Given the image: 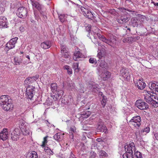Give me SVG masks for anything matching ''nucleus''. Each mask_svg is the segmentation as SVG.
Masks as SVG:
<instances>
[{
	"instance_id": "f257e3e1",
	"label": "nucleus",
	"mask_w": 158,
	"mask_h": 158,
	"mask_svg": "<svg viewBox=\"0 0 158 158\" xmlns=\"http://www.w3.org/2000/svg\"><path fill=\"white\" fill-rule=\"evenodd\" d=\"M0 105L3 109L6 111L12 110L14 106L10 97L7 95H2L1 96Z\"/></svg>"
},
{
	"instance_id": "f03ea898",
	"label": "nucleus",
	"mask_w": 158,
	"mask_h": 158,
	"mask_svg": "<svg viewBox=\"0 0 158 158\" xmlns=\"http://www.w3.org/2000/svg\"><path fill=\"white\" fill-rule=\"evenodd\" d=\"M95 30V31L94 32L96 33L97 36L103 42L106 43L111 47H114L116 43V40L115 37L112 35H110V38L109 39H107L104 36L101 35L99 33L96 32L97 31H100L98 28L96 27H94Z\"/></svg>"
},
{
	"instance_id": "7ed1b4c3",
	"label": "nucleus",
	"mask_w": 158,
	"mask_h": 158,
	"mask_svg": "<svg viewBox=\"0 0 158 158\" xmlns=\"http://www.w3.org/2000/svg\"><path fill=\"white\" fill-rule=\"evenodd\" d=\"M125 150L126 152L123 155V158H129V156L133 154V152H136L135 144L132 142L127 144L125 146Z\"/></svg>"
},
{
	"instance_id": "20e7f679",
	"label": "nucleus",
	"mask_w": 158,
	"mask_h": 158,
	"mask_svg": "<svg viewBox=\"0 0 158 158\" xmlns=\"http://www.w3.org/2000/svg\"><path fill=\"white\" fill-rule=\"evenodd\" d=\"M141 121L140 116L137 115L132 117L128 123L129 124L133 125L136 128H138L141 125Z\"/></svg>"
},
{
	"instance_id": "39448f33",
	"label": "nucleus",
	"mask_w": 158,
	"mask_h": 158,
	"mask_svg": "<svg viewBox=\"0 0 158 158\" xmlns=\"http://www.w3.org/2000/svg\"><path fill=\"white\" fill-rule=\"evenodd\" d=\"M144 20V18L141 17L135 18L131 20V24L134 27H141Z\"/></svg>"
},
{
	"instance_id": "423d86ee",
	"label": "nucleus",
	"mask_w": 158,
	"mask_h": 158,
	"mask_svg": "<svg viewBox=\"0 0 158 158\" xmlns=\"http://www.w3.org/2000/svg\"><path fill=\"white\" fill-rule=\"evenodd\" d=\"M35 87L33 86L28 85L26 89V94L27 98L30 99L33 97L35 93Z\"/></svg>"
},
{
	"instance_id": "0eeeda50",
	"label": "nucleus",
	"mask_w": 158,
	"mask_h": 158,
	"mask_svg": "<svg viewBox=\"0 0 158 158\" xmlns=\"http://www.w3.org/2000/svg\"><path fill=\"white\" fill-rule=\"evenodd\" d=\"M135 105L139 109L142 110H147L149 108L148 104L141 99L136 101Z\"/></svg>"
},
{
	"instance_id": "6e6552de",
	"label": "nucleus",
	"mask_w": 158,
	"mask_h": 158,
	"mask_svg": "<svg viewBox=\"0 0 158 158\" xmlns=\"http://www.w3.org/2000/svg\"><path fill=\"white\" fill-rule=\"evenodd\" d=\"M16 14L19 17L24 18L27 15V9L26 8L23 7H19L17 10Z\"/></svg>"
},
{
	"instance_id": "1a4fd4ad",
	"label": "nucleus",
	"mask_w": 158,
	"mask_h": 158,
	"mask_svg": "<svg viewBox=\"0 0 158 158\" xmlns=\"http://www.w3.org/2000/svg\"><path fill=\"white\" fill-rule=\"evenodd\" d=\"M90 89L92 91L94 92H97L99 91V95H101L102 97L104 95L102 92H100V89L98 85L96 84L95 82H90L89 83Z\"/></svg>"
},
{
	"instance_id": "9d476101",
	"label": "nucleus",
	"mask_w": 158,
	"mask_h": 158,
	"mask_svg": "<svg viewBox=\"0 0 158 158\" xmlns=\"http://www.w3.org/2000/svg\"><path fill=\"white\" fill-rule=\"evenodd\" d=\"M21 131L17 128H15L11 133V138L13 140L17 141L20 138Z\"/></svg>"
},
{
	"instance_id": "9b49d317",
	"label": "nucleus",
	"mask_w": 158,
	"mask_h": 158,
	"mask_svg": "<svg viewBox=\"0 0 158 158\" xmlns=\"http://www.w3.org/2000/svg\"><path fill=\"white\" fill-rule=\"evenodd\" d=\"M18 38L15 37L11 39L6 44V47L8 49L14 48L18 40Z\"/></svg>"
},
{
	"instance_id": "f8f14e48",
	"label": "nucleus",
	"mask_w": 158,
	"mask_h": 158,
	"mask_svg": "<svg viewBox=\"0 0 158 158\" xmlns=\"http://www.w3.org/2000/svg\"><path fill=\"white\" fill-rule=\"evenodd\" d=\"M81 9L83 15L86 18L91 19H94L93 15L91 12L83 7H81Z\"/></svg>"
},
{
	"instance_id": "ddd939ff",
	"label": "nucleus",
	"mask_w": 158,
	"mask_h": 158,
	"mask_svg": "<svg viewBox=\"0 0 158 158\" xmlns=\"http://www.w3.org/2000/svg\"><path fill=\"white\" fill-rule=\"evenodd\" d=\"M101 70L102 69H100L99 73V74H100V76L103 80H106L110 77L111 73L110 72L104 69L103 72H102V73H101Z\"/></svg>"
},
{
	"instance_id": "4468645a",
	"label": "nucleus",
	"mask_w": 158,
	"mask_h": 158,
	"mask_svg": "<svg viewBox=\"0 0 158 158\" xmlns=\"http://www.w3.org/2000/svg\"><path fill=\"white\" fill-rule=\"evenodd\" d=\"M9 135L7 129H4L0 133V138L3 140H6Z\"/></svg>"
},
{
	"instance_id": "2eb2a0df",
	"label": "nucleus",
	"mask_w": 158,
	"mask_h": 158,
	"mask_svg": "<svg viewBox=\"0 0 158 158\" xmlns=\"http://www.w3.org/2000/svg\"><path fill=\"white\" fill-rule=\"evenodd\" d=\"M7 23V19L4 16L0 17V28H6Z\"/></svg>"
},
{
	"instance_id": "dca6fc26",
	"label": "nucleus",
	"mask_w": 158,
	"mask_h": 158,
	"mask_svg": "<svg viewBox=\"0 0 158 158\" xmlns=\"http://www.w3.org/2000/svg\"><path fill=\"white\" fill-rule=\"evenodd\" d=\"M135 85L137 87L138 89L140 90L143 89L145 87L146 84L143 81L141 80H138L136 83H135Z\"/></svg>"
},
{
	"instance_id": "f3484780",
	"label": "nucleus",
	"mask_w": 158,
	"mask_h": 158,
	"mask_svg": "<svg viewBox=\"0 0 158 158\" xmlns=\"http://www.w3.org/2000/svg\"><path fill=\"white\" fill-rule=\"evenodd\" d=\"M120 74L121 76L125 79H127V77L129 76L128 70L125 68H123L120 71Z\"/></svg>"
},
{
	"instance_id": "a211bd4d",
	"label": "nucleus",
	"mask_w": 158,
	"mask_h": 158,
	"mask_svg": "<svg viewBox=\"0 0 158 158\" xmlns=\"http://www.w3.org/2000/svg\"><path fill=\"white\" fill-rule=\"evenodd\" d=\"M84 56L79 51H76L74 53L73 59L75 61H77L80 58L84 57Z\"/></svg>"
},
{
	"instance_id": "6ab92c4d",
	"label": "nucleus",
	"mask_w": 158,
	"mask_h": 158,
	"mask_svg": "<svg viewBox=\"0 0 158 158\" xmlns=\"http://www.w3.org/2000/svg\"><path fill=\"white\" fill-rule=\"evenodd\" d=\"M33 7H35L38 10H40L41 9L40 5L37 1V0H30Z\"/></svg>"
},
{
	"instance_id": "aec40b11",
	"label": "nucleus",
	"mask_w": 158,
	"mask_h": 158,
	"mask_svg": "<svg viewBox=\"0 0 158 158\" xmlns=\"http://www.w3.org/2000/svg\"><path fill=\"white\" fill-rule=\"evenodd\" d=\"M128 21V18L126 15L121 16L117 19V22L120 24L124 23Z\"/></svg>"
},
{
	"instance_id": "412c9836",
	"label": "nucleus",
	"mask_w": 158,
	"mask_h": 158,
	"mask_svg": "<svg viewBox=\"0 0 158 158\" xmlns=\"http://www.w3.org/2000/svg\"><path fill=\"white\" fill-rule=\"evenodd\" d=\"M64 135V134L57 133L54 135L53 137L55 140L58 141H60L63 139Z\"/></svg>"
},
{
	"instance_id": "4be33fe9",
	"label": "nucleus",
	"mask_w": 158,
	"mask_h": 158,
	"mask_svg": "<svg viewBox=\"0 0 158 158\" xmlns=\"http://www.w3.org/2000/svg\"><path fill=\"white\" fill-rule=\"evenodd\" d=\"M51 44L50 41H46L42 43L41 44V47L44 49L49 48L51 47Z\"/></svg>"
},
{
	"instance_id": "5701e85b",
	"label": "nucleus",
	"mask_w": 158,
	"mask_h": 158,
	"mask_svg": "<svg viewBox=\"0 0 158 158\" xmlns=\"http://www.w3.org/2000/svg\"><path fill=\"white\" fill-rule=\"evenodd\" d=\"M152 101L153 106L157 107L158 106V98L156 96L152 95Z\"/></svg>"
},
{
	"instance_id": "b1692460",
	"label": "nucleus",
	"mask_w": 158,
	"mask_h": 158,
	"mask_svg": "<svg viewBox=\"0 0 158 158\" xmlns=\"http://www.w3.org/2000/svg\"><path fill=\"white\" fill-rule=\"evenodd\" d=\"M129 158H143L142 156V153L138 151H137L134 153V155L132 154L129 157Z\"/></svg>"
},
{
	"instance_id": "393cba45",
	"label": "nucleus",
	"mask_w": 158,
	"mask_h": 158,
	"mask_svg": "<svg viewBox=\"0 0 158 158\" xmlns=\"http://www.w3.org/2000/svg\"><path fill=\"white\" fill-rule=\"evenodd\" d=\"M27 158H38V157L37 153L33 151L27 154Z\"/></svg>"
},
{
	"instance_id": "a878e982",
	"label": "nucleus",
	"mask_w": 158,
	"mask_h": 158,
	"mask_svg": "<svg viewBox=\"0 0 158 158\" xmlns=\"http://www.w3.org/2000/svg\"><path fill=\"white\" fill-rule=\"evenodd\" d=\"M97 130L99 131L106 133V132L107 129L104 125L99 124H98Z\"/></svg>"
},
{
	"instance_id": "bb28decb",
	"label": "nucleus",
	"mask_w": 158,
	"mask_h": 158,
	"mask_svg": "<svg viewBox=\"0 0 158 158\" xmlns=\"http://www.w3.org/2000/svg\"><path fill=\"white\" fill-rule=\"evenodd\" d=\"M144 99L146 102L153 106V103L152 100V95H146L144 96Z\"/></svg>"
},
{
	"instance_id": "cd10ccee",
	"label": "nucleus",
	"mask_w": 158,
	"mask_h": 158,
	"mask_svg": "<svg viewBox=\"0 0 158 158\" xmlns=\"http://www.w3.org/2000/svg\"><path fill=\"white\" fill-rule=\"evenodd\" d=\"M6 0L1 1L0 4V10L1 13L3 12L5 10V7L6 6Z\"/></svg>"
},
{
	"instance_id": "c85d7f7f",
	"label": "nucleus",
	"mask_w": 158,
	"mask_h": 158,
	"mask_svg": "<svg viewBox=\"0 0 158 158\" xmlns=\"http://www.w3.org/2000/svg\"><path fill=\"white\" fill-rule=\"evenodd\" d=\"M50 86L52 91L54 94V92H56V91L59 89L57 87L56 83H52L51 85Z\"/></svg>"
},
{
	"instance_id": "c756f323",
	"label": "nucleus",
	"mask_w": 158,
	"mask_h": 158,
	"mask_svg": "<svg viewBox=\"0 0 158 158\" xmlns=\"http://www.w3.org/2000/svg\"><path fill=\"white\" fill-rule=\"evenodd\" d=\"M14 60L15 65H19L22 63V59L20 58L17 56H15L14 58Z\"/></svg>"
},
{
	"instance_id": "7c9ffc66",
	"label": "nucleus",
	"mask_w": 158,
	"mask_h": 158,
	"mask_svg": "<svg viewBox=\"0 0 158 158\" xmlns=\"http://www.w3.org/2000/svg\"><path fill=\"white\" fill-rule=\"evenodd\" d=\"M34 82V81L33 79L32 78V77H28L25 79L24 81V84H31Z\"/></svg>"
},
{
	"instance_id": "2f4dec72",
	"label": "nucleus",
	"mask_w": 158,
	"mask_h": 158,
	"mask_svg": "<svg viewBox=\"0 0 158 158\" xmlns=\"http://www.w3.org/2000/svg\"><path fill=\"white\" fill-rule=\"evenodd\" d=\"M150 130V127H147L144 129H142L140 131L141 132H142V135H145L147 133L149 132Z\"/></svg>"
},
{
	"instance_id": "473e14b6",
	"label": "nucleus",
	"mask_w": 158,
	"mask_h": 158,
	"mask_svg": "<svg viewBox=\"0 0 158 158\" xmlns=\"http://www.w3.org/2000/svg\"><path fill=\"white\" fill-rule=\"evenodd\" d=\"M149 88L152 91L153 90H154L155 88H156V87H157L158 86V82H156V83H152L149 84Z\"/></svg>"
},
{
	"instance_id": "72a5a7b5",
	"label": "nucleus",
	"mask_w": 158,
	"mask_h": 158,
	"mask_svg": "<svg viewBox=\"0 0 158 158\" xmlns=\"http://www.w3.org/2000/svg\"><path fill=\"white\" fill-rule=\"evenodd\" d=\"M76 131V129L75 126H72L70 127L69 130V133L70 134H71L70 136H72V138H73V133L75 132Z\"/></svg>"
},
{
	"instance_id": "f704fd0d",
	"label": "nucleus",
	"mask_w": 158,
	"mask_h": 158,
	"mask_svg": "<svg viewBox=\"0 0 158 158\" xmlns=\"http://www.w3.org/2000/svg\"><path fill=\"white\" fill-rule=\"evenodd\" d=\"M44 148V151L48 155H53L54 153L48 147H45Z\"/></svg>"
},
{
	"instance_id": "c9c22d12",
	"label": "nucleus",
	"mask_w": 158,
	"mask_h": 158,
	"mask_svg": "<svg viewBox=\"0 0 158 158\" xmlns=\"http://www.w3.org/2000/svg\"><path fill=\"white\" fill-rule=\"evenodd\" d=\"M64 69L67 70V73L69 74L70 75L72 73V70L70 67L68 65H65L64 67Z\"/></svg>"
},
{
	"instance_id": "e433bc0d",
	"label": "nucleus",
	"mask_w": 158,
	"mask_h": 158,
	"mask_svg": "<svg viewBox=\"0 0 158 158\" xmlns=\"http://www.w3.org/2000/svg\"><path fill=\"white\" fill-rule=\"evenodd\" d=\"M109 12L114 16H117L118 15V11H116L114 9H110L109 11Z\"/></svg>"
},
{
	"instance_id": "4c0bfd02",
	"label": "nucleus",
	"mask_w": 158,
	"mask_h": 158,
	"mask_svg": "<svg viewBox=\"0 0 158 158\" xmlns=\"http://www.w3.org/2000/svg\"><path fill=\"white\" fill-rule=\"evenodd\" d=\"M60 21L62 23L64 22L66 19V15L64 14H61L59 15Z\"/></svg>"
},
{
	"instance_id": "58836bf2",
	"label": "nucleus",
	"mask_w": 158,
	"mask_h": 158,
	"mask_svg": "<svg viewBox=\"0 0 158 158\" xmlns=\"http://www.w3.org/2000/svg\"><path fill=\"white\" fill-rule=\"evenodd\" d=\"M107 98L106 96L103 95L102 97V99L101 101V103L103 107L106 105V102Z\"/></svg>"
},
{
	"instance_id": "ea45409f",
	"label": "nucleus",
	"mask_w": 158,
	"mask_h": 158,
	"mask_svg": "<svg viewBox=\"0 0 158 158\" xmlns=\"http://www.w3.org/2000/svg\"><path fill=\"white\" fill-rule=\"evenodd\" d=\"M48 137V136H46L44 138V140L42 142V144L41 145L42 147H44L45 146V145L48 142L47 138Z\"/></svg>"
},
{
	"instance_id": "a19ab883",
	"label": "nucleus",
	"mask_w": 158,
	"mask_h": 158,
	"mask_svg": "<svg viewBox=\"0 0 158 158\" xmlns=\"http://www.w3.org/2000/svg\"><path fill=\"white\" fill-rule=\"evenodd\" d=\"M67 52L66 48V46L64 45H62L61 46V52L62 54L65 53Z\"/></svg>"
},
{
	"instance_id": "79ce46f5",
	"label": "nucleus",
	"mask_w": 158,
	"mask_h": 158,
	"mask_svg": "<svg viewBox=\"0 0 158 158\" xmlns=\"http://www.w3.org/2000/svg\"><path fill=\"white\" fill-rule=\"evenodd\" d=\"M21 131L23 132V134L25 135H29L30 134L29 130L28 129H27L25 128V129L23 128L22 131Z\"/></svg>"
},
{
	"instance_id": "37998d69",
	"label": "nucleus",
	"mask_w": 158,
	"mask_h": 158,
	"mask_svg": "<svg viewBox=\"0 0 158 158\" xmlns=\"http://www.w3.org/2000/svg\"><path fill=\"white\" fill-rule=\"evenodd\" d=\"M135 135L137 139H139L141 136L143 135L142 133L141 132V131H136Z\"/></svg>"
},
{
	"instance_id": "c03bdc74",
	"label": "nucleus",
	"mask_w": 158,
	"mask_h": 158,
	"mask_svg": "<svg viewBox=\"0 0 158 158\" xmlns=\"http://www.w3.org/2000/svg\"><path fill=\"white\" fill-rule=\"evenodd\" d=\"M89 62L90 63L96 64L97 63V60L94 58H91L89 60Z\"/></svg>"
},
{
	"instance_id": "a18cd8bd",
	"label": "nucleus",
	"mask_w": 158,
	"mask_h": 158,
	"mask_svg": "<svg viewBox=\"0 0 158 158\" xmlns=\"http://www.w3.org/2000/svg\"><path fill=\"white\" fill-rule=\"evenodd\" d=\"M73 67L76 72H79V70L78 69V63H74L73 64Z\"/></svg>"
},
{
	"instance_id": "49530a36",
	"label": "nucleus",
	"mask_w": 158,
	"mask_h": 158,
	"mask_svg": "<svg viewBox=\"0 0 158 158\" xmlns=\"http://www.w3.org/2000/svg\"><path fill=\"white\" fill-rule=\"evenodd\" d=\"M119 10L122 12L124 13L125 12V11L127 10L129 12H131V10L130 9H126L123 7H120L118 8Z\"/></svg>"
},
{
	"instance_id": "de8ad7c7",
	"label": "nucleus",
	"mask_w": 158,
	"mask_h": 158,
	"mask_svg": "<svg viewBox=\"0 0 158 158\" xmlns=\"http://www.w3.org/2000/svg\"><path fill=\"white\" fill-rule=\"evenodd\" d=\"M56 92L58 96H59V97H61L62 96L63 94V91L62 90L59 89V90L56 91Z\"/></svg>"
},
{
	"instance_id": "09e8293b",
	"label": "nucleus",
	"mask_w": 158,
	"mask_h": 158,
	"mask_svg": "<svg viewBox=\"0 0 158 158\" xmlns=\"http://www.w3.org/2000/svg\"><path fill=\"white\" fill-rule=\"evenodd\" d=\"M100 67L102 69V70H104L105 67V65L104 64V62H102L101 63H100L99 64Z\"/></svg>"
},
{
	"instance_id": "8fccbe9b",
	"label": "nucleus",
	"mask_w": 158,
	"mask_h": 158,
	"mask_svg": "<svg viewBox=\"0 0 158 158\" xmlns=\"http://www.w3.org/2000/svg\"><path fill=\"white\" fill-rule=\"evenodd\" d=\"M55 94L53 95L54 98L53 99H55V100H57L60 99L61 98L59 97V96H58L56 92H54Z\"/></svg>"
},
{
	"instance_id": "3c124183",
	"label": "nucleus",
	"mask_w": 158,
	"mask_h": 158,
	"mask_svg": "<svg viewBox=\"0 0 158 158\" xmlns=\"http://www.w3.org/2000/svg\"><path fill=\"white\" fill-rule=\"evenodd\" d=\"M100 155L101 156H106L107 155V154L104 151L102 150L100 152Z\"/></svg>"
},
{
	"instance_id": "603ef678",
	"label": "nucleus",
	"mask_w": 158,
	"mask_h": 158,
	"mask_svg": "<svg viewBox=\"0 0 158 158\" xmlns=\"http://www.w3.org/2000/svg\"><path fill=\"white\" fill-rule=\"evenodd\" d=\"M80 86L81 88V89H80L79 91L82 93H84V87L83 85L81 84L80 85Z\"/></svg>"
},
{
	"instance_id": "864d4df0",
	"label": "nucleus",
	"mask_w": 158,
	"mask_h": 158,
	"mask_svg": "<svg viewBox=\"0 0 158 158\" xmlns=\"http://www.w3.org/2000/svg\"><path fill=\"white\" fill-rule=\"evenodd\" d=\"M91 26L90 25H88L86 27V31L88 32L89 33H90V32L91 31Z\"/></svg>"
},
{
	"instance_id": "5fc2aeb1",
	"label": "nucleus",
	"mask_w": 158,
	"mask_h": 158,
	"mask_svg": "<svg viewBox=\"0 0 158 158\" xmlns=\"http://www.w3.org/2000/svg\"><path fill=\"white\" fill-rule=\"evenodd\" d=\"M124 28H123L124 30H125L127 33H129L131 31L130 28L127 27V26L124 27Z\"/></svg>"
},
{
	"instance_id": "6e6d98bb",
	"label": "nucleus",
	"mask_w": 158,
	"mask_h": 158,
	"mask_svg": "<svg viewBox=\"0 0 158 158\" xmlns=\"http://www.w3.org/2000/svg\"><path fill=\"white\" fill-rule=\"evenodd\" d=\"M133 38L132 37H128V43L129 44H131L133 41Z\"/></svg>"
},
{
	"instance_id": "4d7b16f0",
	"label": "nucleus",
	"mask_w": 158,
	"mask_h": 158,
	"mask_svg": "<svg viewBox=\"0 0 158 158\" xmlns=\"http://www.w3.org/2000/svg\"><path fill=\"white\" fill-rule=\"evenodd\" d=\"M62 54V56L65 58H68L69 56V54L67 53V52H65V53Z\"/></svg>"
},
{
	"instance_id": "13d9d810",
	"label": "nucleus",
	"mask_w": 158,
	"mask_h": 158,
	"mask_svg": "<svg viewBox=\"0 0 158 158\" xmlns=\"http://www.w3.org/2000/svg\"><path fill=\"white\" fill-rule=\"evenodd\" d=\"M153 92H155V93L156 94H158V86L156 88H155L154 90H153Z\"/></svg>"
},
{
	"instance_id": "bf43d9fd",
	"label": "nucleus",
	"mask_w": 158,
	"mask_h": 158,
	"mask_svg": "<svg viewBox=\"0 0 158 158\" xmlns=\"http://www.w3.org/2000/svg\"><path fill=\"white\" fill-rule=\"evenodd\" d=\"M71 88V89H73L74 88V85L73 83L72 82L70 83H69L68 85Z\"/></svg>"
},
{
	"instance_id": "052dcab7",
	"label": "nucleus",
	"mask_w": 158,
	"mask_h": 158,
	"mask_svg": "<svg viewBox=\"0 0 158 158\" xmlns=\"http://www.w3.org/2000/svg\"><path fill=\"white\" fill-rule=\"evenodd\" d=\"M97 56L99 58V59H101L102 56V53L101 52H98L97 54Z\"/></svg>"
},
{
	"instance_id": "680f3d73",
	"label": "nucleus",
	"mask_w": 158,
	"mask_h": 158,
	"mask_svg": "<svg viewBox=\"0 0 158 158\" xmlns=\"http://www.w3.org/2000/svg\"><path fill=\"white\" fill-rule=\"evenodd\" d=\"M39 77V76L38 75H36L35 76L32 77V78L33 79L34 81L37 80Z\"/></svg>"
},
{
	"instance_id": "e2e57ef3",
	"label": "nucleus",
	"mask_w": 158,
	"mask_h": 158,
	"mask_svg": "<svg viewBox=\"0 0 158 158\" xmlns=\"http://www.w3.org/2000/svg\"><path fill=\"white\" fill-rule=\"evenodd\" d=\"M20 121L19 125H20L21 126H23L25 123V121L23 120H21Z\"/></svg>"
},
{
	"instance_id": "0e129e2a",
	"label": "nucleus",
	"mask_w": 158,
	"mask_h": 158,
	"mask_svg": "<svg viewBox=\"0 0 158 158\" xmlns=\"http://www.w3.org/2000/svg\"><path fill=\"white\" fill-rule=\"evenodd\" d=\"M69 158H76V157L73 153L72 152H71Z\"/></svg>"
},
{
	"instance_id": "69168bd1",
	"label": "nucleus",
	"mask_w": 158,
	"mask_h": 158,
	"mask_svg": "<svg viewBox=\"0 0 158 158\" xmlns=\"http://www.w3.org/2000/svg\"><path fill=\"white\" fill-rule=\"evenodd\" d=\"M123 41L124 43H128V37L124 39Z\"/></svg>"
},
{
	"instance_id": "338daca9",
	"label": "nucleus",
	"mask_w": 158,
	"mask_h": 158,
	"mask_svg": "<svg viewBox=\"0 0 158 158\" xmlns=\"http://www.w3.org/2000/svg\"><path fill=\"white\" fill-rule=\"evenodd\" d=\"M140 145H143L144 144V142L143 140H142L140 141Z\"/></svg>"
},
{
	"instance_id": "774afa93",
	"label": "nucleus",
	"mask_w": 158,
	"mask_h": 158,
	"mask_svg": "<svg viewBox=\"0 0 158 158\" xmlns=\"http://www.w3.org/2000/svg\"><path fill=\"white\" fill-rule=\"evenodd\" d=\"M154 136H155V138L156 139L158 140V134L156 133L154 134Z\"/></svg>"
}]
</instances>
